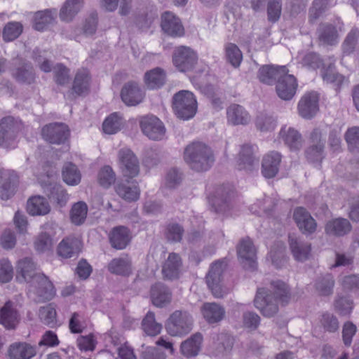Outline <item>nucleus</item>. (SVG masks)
Returning a JSON list of instances; mask_svg holds the SVG:
<instances>
[{"instance_id": "obj_36", "label": "nucleus", "mask_w": 359, "mask_h": 359, "mask_svg": "<svg viewBox=\"0 0 359 359\" xmlns=\"http://www.w3.org/2000/svg\"><path fill=\"white\" fill-rule=\"evenodd\" d=\"M283 66L266 65L262 66L257 72V77L260 82L272 85L278 79V77L283 74Z\"/></svg>"}, {"instance_id": "obj_58", "label": "nucleus", "mask_w": 359, "mask_h": 359, "mask_svg": "<svg viewBox=\"0 0 359 359\" xmlns=\"http://www.w3.org/2000/svg\"><path fill=\"white\" fill-rule=\"evenodd\" d=\"M225 52L227 61L234 67H238L243 58L238 47L234 43H229L225 46Z\"/></svg>"}, {"instance_id": "obj_39", "label": "nucleus", "mask_w": 359, "mask_h": 359, "mask_svg": "<svg viewBox=\"0 0 359 359\" xmlns=\"http://www.w3.org/2000/svg\"><path fill=\"white\" fill-rule=\"evenodd\" d=\"M116 194L125 201L131 202L139 198L140 190L137 183L128 181L118 182L115 186Z\"/></svg>"}, {"instance_id": "obj_46", "label": "nucleus", "mask_w": 359, "mask_h": 359, "mask_svg": "<svg viewBox=\"0 0 359 359\" xmlns=\"http://www.w3.org/2000/svg\"><path fill=\"white\" fill-rule=\"evenodd\" d=\"M107 268L111 273L128 276L131 272V262L126 257L114 258L109 263Z\"/></svg>"}, {"instance_id": "obj_17", "label": "nucleus", "mask_w": 359, "mask_h": 359, "mask_svg": "<svg viewBox=\"0 0 359 359\" xmlns=\"http://www.w3.org/2000/svg\"><path fill=\"white\" fill-rule=\"evenodd\" d=\"M319 96L316 92L311 91L305 93L298 104L299 115L306 119H311L318 111Z\"/></svg>"}, {"instance_id": "obj_3", "label": "nucleus", "mask_w": 359, "mask_h": 359, "mask_svg": "<svg viewBox=\"0 0 359 359\" xmlns=\"http://www.w3.org/2000/svg\"><path fill=\"white\" fill-rule=\"evenodd\" d=\"M172 107L179 118L188 120L193 118L196 113V99L191 91L182 90L173 95Z\"/></svg>"}, {"instance_id": "obj_41", "label": "nucleus", "mask_w": 359, "mask_h": 359, "mask_svg": "<svg viewBox=\"0 0 359 359\" xmlns=\"http://www.w3.org/2000/svg\"><path fill=\"white\" fill-rule=\"evenodd\" d=\"M351 230V225L349 221L344 218L332 219L325 225V233L330 236H343Z\"/></svg>"}, {"instance_id": "obj_31", "label": "nucleus", "mask_w": 359, "mask_h": 359, "mask_svg": "<svg viewBox=\"0 0 359 359\" xmlns=\"http://www.w3.org/2000/svg\"><path fill=\"white\" fill-rule=\"evenodd\" d=\"M166 72L161 67H155L147 71L144 75V83L149 90L161 88L166 82Z\"/></svg>"}, {"instance_id": "obj_43", "label": "nucleus", "mask_w": 359, "mask_h": 359, "mask_svg": "<svg viewBox=\"0 0 359 359\" xmlns=\"http://www.w3.org/2000/svg\"><path fill=\"white\" fill-rule=\"evenodd\" d=\"M335 280L331 273L318 276L314 283V287L318 295L329 297L333 294Z\"/></svg>"}, {"instance_id": "obj_55", "label": "nucleus", "mask_w": 359, "mask_h": 359, "mask_svg": "<svg viewBox=\"0 0 359 359\" xmlns=\"http://www.w3.org/2000/svg\"><path fill=\"white\" fill-rule=\"evenodd\" d=\"M353 305V299L348 296H337L334 302V309L341 316H348Z\"/></svg>"}, {"instance_id": "obj_45", "label": "nucleus", "mask_w": 359, "mask_h": 359, "mask_svg": "<svg viewBox=\"0 0 359 359\" xmlns=\"http://www.w3.org/2000/svg\"><path fill=\"white\" fill-rule=\"evenodd\" d=\"M82 6L83 0H67L60 9V19L65 22L72 21Z\"/></svg>"}, {"instance_id": "obj_18", "label": "nucleus", "mask_w": 359, "mask_h": 359, "mask_svg": "<svg viewBox=\"0 0 359 359\" xmlns=\"http://www.w3.org/2000/svg\"><path fill=\"white\" fill-rule=\"evenodd\" d=\"M18 184V176L13 170H6L0 175V198L8 200L15 192Z\"/></svg>"}, {"instance_id": "obj_10", "label": "nucleus", "mask_w": 359, "mask_h": 359, "mask_svg": "<svg viewBox=\"0 0 359 359\" xmlns=\"http://www.w3.org/2000/svg\"><path fill=\"white\" fill-rule=\"evenodd\" d=\"M238 259L243 267L248 270H255L257 267V251L252 241L245 238L237 245Z\"/></svg>"}, {"instance_id": "obj_2", "label": "nucleus", "mask_w": 359, "mask_h": 359, "mask_svg": "<svg viewBox=\"0 0 359 359\" xmlns=\"http://www.w3.org/2000/svg\"><path fill=\"white\" fill-rule=\"evenodd\" d=\"M184 159L189 168L196 172L208 170L215 161L211 148L201 142H191L185 147Z\"/></svg>"}, {"instance_id": "obj_16", "label": "nucleus", "mask_w": 359, "mask_h": 359, "mask_svg": "<svg viewBox=\"0 0 359 359\" xmlns=\"http://www.w3.org/2000/svg\"><path fill=\"white\" fill-rule=\"evenodd\" d=\"M145 97L144 91L135 81H128L124 84L121 91L122 101L127 106H137L142 103Z\"/></svg>"}, {"instance_id": "obj_56", "label": "nucleus", "mask_w": 359, "mask_h": 359, "mask_svg": "<svg viewBox=\"0 0 359 359\" xmlns=\"http://www.w3.org/2000/svg\"><path fill=\"white\" fill-rule=\"evenodd\" d=\"M54 18L49 10L38 11L34 18V28L38 31L44 30L46 27L51 24Z\"/></svg>"}, {"instance_id": "obj_62", "label": "nucleus", "mask_w": 359, "mask_h": 359, "mask_svg": "<svg viewBox=\"0 0 359 359\" xmlns=\"http://www.w3.org/2000/svg\"><path fill=\"white\" fill-rule=\"evenodd\" d=\"M54 79L57 84L64 86L69 82V69L61 63L53 67Z\"/></svg>"}, {"instance_id": "obj_1", "label": "nucleus", "mask_w": 359, "mask_h": 359, "mask_svg": "<svg viewBox=\"0 0 359 359\" xmlns=\"http://www.w3.org/2000/svg\"><path fill=\"white\" fill-rule=\"evenodd\" d=\"M273 292H269L264 288H259L254 299L255 306L266 318L274 316L278 311V299L283 304H287L290 295L287 285L281 280L271 282Z\"/></svg>"}, {"instance_id": "obj_61", "label": "nucleus", "mask_w": 359, "mask_h": 359, "mask_svg": "<svg viewBox=\"0 0 359 359\" xmlns=\"http://www.w3.org/2000/svg\"><path fill=\"white\" fill-rule=\"evenodd\" d=\"M115 180L116 175L109 165H105L100 170L98 181L102 187L108 188L114 183Z\"/></svg>"}, {"instance_id": "obj_19", "label": "nucleus", "mask_w": 359, "mask_h": 359, "mask_svg": "<svg viewBox=\"0 0 359 359\" xmlns=\"http://www.w3.org/2000/svg\"><path fill=\"white\" fill-rule=\"evenodd\" d=\"M20 316L15 304L8 301L0 309V324L7 330H14L20 323Z\"/></svg>"}, {"instance_id": "obj_15", "label": "nucleus", "mask_w": 359, "mask_h": 359, "mask_svg": "<svg viewBox=\"0 0 359 359\" xmlns=\"http://www.w3.org/2000/svg\"><path fill=\"white\" fill-rule=\"evenodd\" d=\"M91 77L86 69H79L75 75L71 90L67 94L70 100L78 96H85L90 92Z\"/></svg>"}, {"instance_id": "obj_40", "label": "nucleus", "mask_w": 359, "mask_h": 359, "mask_svg": "<svg viewBox=\"0 0 359 359\" xmlns=\"http://www.w3.org/2000/svg\"><path fill=\"white\" fill-rule=\"evenodd\" d=\"M210 203L216 213L226 215L231 208L230 194L219 189L217 191V194L211 199Z\"/></svg>"}, {"instance_id": "obj_50", "label": "nucleus", "mask_w": 359, "mask_h": 359, "mask_svg": "<svg viewBox=\"0 0 359 359\" xmlns=\"http://www.w3.org/2000/svg\"><path fill=\"white\" fill-rule=\"evenodd\" d=\"M331 6V0H313L309 11V22L314 24Z\"/></svg>"}, {"instance_id": "obj_51", "label": "nucleus", "mask_w": 359, "mask_h": 359, "mask_svg": "<svg viewBox=\"0 0 359 359\" xmlns=\"http://www.w3.org/2000/svg\"><path fill=\"white\" fill-rule=\"evenodd\" d=\"M142 327L148 336L154 337L161 332L162 325L156 321L154 313L149 311L142 320Z\"/></svg>"}, {"instance_id": "obj_35", "label": "nucleus", "mask_w": 359, "mask_h": 359, "mask_svg": "<svg viewBox=\"0 0 359 359\" xmlns=\"http://www.w3.org/2000/svg\"><path fill=\"white\" fill-rule=\"evenodd\" d=\"M13 76L19 83L32 84L35 82L34 69L29 62L25 61L19 63L13 72Z\"/></svg>"}, {"instance_id": "obj_57", "label": "nucleus", "mask_w": 359, "mask_h": 359, "mask_svg": "<svg viewBox=\"0 0 359 359\" xmlns=\"http://www.w3.org/2000/svg\"><path fill=\"white\" fill-rule=\"evenodd\" d=\"M256 127L262 132H271L276 126V120L270 115L260 114L256 118Z\"/></svg>"}, {"instance_id": "obj_52", "label": "nucleus", "mask_w": 359, "mask_h": 359, "mask_svg": "<svg viewBox=\"0 0 359 359\" xmlns=\"http://www.w3.org/2000/svg\"><path fill=\"white\" fill-rule=\"evenodd\" d=\"M23 27L19 22H9L4 27L2 38L5 42L13 41L22 34Z\"/></svg>"}, {"instance_id": "obj_6", "label": "nucleus", "mask_w": 359, "mask_h": 359, "mask_svg": "<svg viewBox=\"0 0 359 359\" xmlns=\"http://www.w3.org/2000/svg\"><path fill=\"white\" fill-rule=\"evenodd\" d=\"M21 123L8 116L0 122V146L6 149H13L16 147L15 139L20 129Z\"/></svg>"}, {"instance_id": "obj_27", "label": "nucleus", "mask_w": 359, "mask_h": 359, "mask_svg": "<svg viewBox=\"0 0 359 359\" xmlns=\"http://www.w3.org/2000/svg\"><path fill=\"white\" fill-rule=\"evenodd\" d=\"M238 168L245 171H252L258 165V159L254 155V147L245 144L241 147L238 158Z\"/></svg>"}, {"instance_id": "obj_29", "label": "nucleus", "mask_w": 359, "mask_h": 359, "mask_svg": "<svg viewBox=\"0 0 359 359\" xmlns=\"http://www.w3.org/2000/svg\"><path fill=\"white\" fill-rule=\"evenodd\" d=\"M162 29L170 36H180L184 33V28L178 18L170 12H165L161 16Z\"/></svg>"}, {"instance_id": "obj_44", "label": "nucleus", "mask_w": 359, "mask_h": 359, "mask_svg": "<svg viewBox=\"0 0 359 359\" xmlns=\"http://www.w3.org/2000/svg\"><path fill=\"white\" fill-rule=\"evenodd\" d=\"M27 211L32 215H44L50 212V205L46 199L40 196L30 198L27 201Z\"/></svg>"}, {"instance_id": "obj_63", "label": "nucleus", "mask_w": 359, "mask_h": 359, "mask_svg": "<svg viewBox=\"0 0 359 359\" xmlns=\"http://www.w3.org/2000/svg\"><path fill=\"white\" fill-rule=\"evenodd\" d=\"M320 323L323 329L329 332H335L339 327L337 318L334 314L330 313L323 314Z\"/></svg>"}, {"instance_id": "obj_34", "label": "nucleus", "mask_w": 359, "mask_h": 359, "mask_svg": "<svg viewBox=\"0 0 359 359\" xmlns=\"http://www.w3.org/2000/svg\"><path fill=\"white\" fill-rule=\"evenodd\" d=\"M280 137L291 151H298L302 147V137L294 128L284 126L281 128Z\"/></svg>"}, {"instance_id": "obj_30", "label": "nucleus", "mask_w": 359, "mask_h": 359, "mask_svg": "<svg viewBox=\"0 0 359 359\" xmlns=\"http://www.w3.org/2000/svg\"><path fill=\"white\" fill-rule=\"evenodd\" d=\"M281 155L277 151L267 154L262 160V173L266 178L274 177L279 170Z\"/></svg>"}, {"instance_id": "obj_4", "label": "nucleus", "mask_w": 359, "mask_h": 359, "mask_svg": "<svg viewBox=\"0 0 359 359\" xmlns=\"http://www.w3.org/2000/svg\"><path fill=\"white\" fill-rule=\"evenodd\" d=\"M225 267V262L215 261L211 264L205 277L208 288L211 290L212 295L217 299L223 298L228 293V290L222 285V275Z\"/></svg>"}, {"instance_id": "obj_7", "label": "nucleus", "mask_w": 359, "mask_h": 359, "mask_svg": "<svg viewBox=\"0 0 359 359\" xmlns=\"http://www.w3.org/2000/svg\"><path fill=\"white\" fill-rule=\"evenodd\" d=\"M30 281L29 292L36 296V302H46L50 300L55 295V290L53 283L47 276L43 273L36 275Z\"/></svg>"}, {"instance_id": "obj_26", "label": "nucleus", "mask_w": 359, "mask_h": 359, "mask_svg": "<svg viewBox=\"0 0 359 359\" xmlns=\"http://www.w3.org/2000/svg\"><path fill=\"white\" fill-rule=\"evenodd\" d=\"M293 217L302 233L311 234L316 231L317 224L315 219L304 208L299 207L296 208Z\"/></svg>"}, {"instance_id": "obj_37", "label": "nucleus", "mask_w": 359, "mask_h": 359, "mask_svg": "<svg viewBox=\"0 0 359 359\" xmlns=\"http://www.w3.org/2000/svg\"><path fill=\"white\" fill-rule=\"evenodd\" d=\"M203 336L200 332L192 334L187 340L182 342L180 346L181 353L187 358L197 355L201 350Z\"/></svg>"}, {"instance_id": "obj_38", "label": "nucleus", "mask_w": 359, "mask_h": 359, "mask_svg": "<svg viewBox=\"0 0 359 359\" xmlns=\"http://www.w3.org/2000/svg\"><path fill=\"white\" fill-rule=\"evenodd\" d=\"M81 241L75 237L64 238L58 245L57 254L63 258H71L77 255L81 249Z\"/></svg>"}, {"instance_id": "obj_12", "label": "nucleus", "mask_w": 359, "mask_h": 359, "mask_svg": "<svg viewBox=\"0 0 359 359\" xmlns=\"http://www.w3.org/2000/svg\"><path fill=\"white\" fill-rule=\"evenodd\" d=\"M119 167L124 177L133 178L140 172L139 161L134 153L129 149H121L118 151Z\"/></svg>"}, {"instance_id": "obj_53", "label": "nucleus", "mask_w": 359, "mask_h": 359, "mask_svg": "<svg viewBox=\"0 0 359 359\" xmlns=\"http://www.w3.org/2000/svg\"><path fill=\"white\" fill-rule=\"evenodd\" d=\"M122 117L116 112L110 114L103 122L102 129L107 134H115L121 130Z\"/></svg>"}, {"instance_id": "obj_23", "label": "nucleus", "mask_w": 359, "mask_h": 359, "mask_svg": "<svg viewBox=\"0 0 359 359\" xmlns=\"http://www.w3.org/2000/svg\"><path fill=\"white\" fill-rule=\"evenodd\" d=\"M290 249L294 258L299 262H304L309 259L311 246L300 237L290 234L288 236Z\"/></svg>"}, {"instance_id": "obj_33", "label": "nucleus", "mask_w": 359, "mask_h": 359, "mask_svg": "<svg viewBox=\"0 0 359 359\" xmlns=\"http://www.w3.org/2000/svg\"><path fill=\"white\" fill-rule=\"evenodd\" d=\"M131 239L130 230L123 226L113 228L109 233L111 246L117 250H123L129 244Z\"/></svg>"}, {"instance_id": "obj_54", "label": "nucleus", "mask_w": 359, "mask_h": 359, "mask_svg": "<svg viewBox=\"0 0 359 359\" xmlns=\"http://www.w3.org/2000/svg\"><path fill=\"white\" fill-rule=\"evenodd\" d=\"M88 213V206L83 201L74 203L70 212V217L73 224L80 225L85 221Z\"/></svg>"}, {"instance_id": "obj_9", "label": "nucleus", "mask_w": 359, "mask_h": 359, "mask_svg": "<svg viewBox=\"0 0 359 359\" xmlns=\"http://www.w3.org/2000/svg\"><path fill=\"white\" fill-rule=\"evenodd\" d=\"M55 175H48V180L41 181V184L50 201L62 207L67 203L69 195L62 185L55 182Z\"/></svg>"}, {"instance_id": "obj_49", "label": "nucleus", "mask_w": 359, "mask_h": 359, "mask_svg": "<svg viewBox=\"0 0 359 359\" xmlns=\"http://www.w3.org/2000/svg\"><path fill=\"white\" fill-rule=\"evenodd\" d=\"M62 176L63 181L72 186L81 182V175L77 167L72 163H66L62 168Z\"/></svg>"}, {"instance_id": "obj_60", "label": "nucleus", "mask_w": 359, "mask_h": 359, "mask_svg": "<svg viewBox=\"0 0 359 359\" xmlns=\"http://www.w3.org/2000/svg\"><path fill=\"white\" fill-rule=\"evenodd\" d=\"M39 316L41 320L47 325L53 327L56 324V311L51 304L41 307Z\"/></svg>"}, {"instance_id": "obj_42", "label": "nucleus", "mask_w": 359, "mask_h": 359, "mask_svg": "<svg viewBox=\"0 0 359 359\" xmlns=\"http://www.w3.org/2000/svg\"><path fill=\"white\" fill-rule=\"evenodd\" d=\"M344 56H348L359 51V29L353 27L345 36L341 46Z\"/></svg>"}, {"instance_id": "obj_20", "label": "nucleus", "mask_w": 359, "mask_h": 359, "mask_svg": "<svg viewBox=\"0 0 359 359\" xmlns=\"http://www.w3.org/2000/svg\"><path fill=\"white\" fill-rule=\"evenodd\" d=\"M317 39L322 46H335L339 42V34L336 25L330 22H322L316 30Z\"/></svg>"}, {"instance_id": "obj_48", "label": "nucleus", "mask_w": 359, "mask_h": 359, "mask_svg": "<svg viewBox=\"0 0 359 359\" xmlns=\"http://www.w3.org/2000/svg\"><path fill=\"white\" fill-rule=\"evenodd\" d=\"M36 264L31 258L25 257L18 261L16 270L25 281L31 280L36 275Z\"/></svg>"}, {"instance_id": "obj_13", "label": "nucleus", "mask_w": 359, "mask_h": 359, "mask_svg": "<svg viewBox=\"0 0 359 359\" xmlns=\"http://www.w3.org/2000/svg\"><path fill=\"white\" fill-rule=\"evenodd\" d=\"M173 63L180 72L192 69L197 62L196 53L189 47L177 48L173 54Z\"/></svg>"}, {"instance_id": "obj_14", "label": "nucleus", "mask_w": 359, "mask_h": 359, "mask_svg": "<svg viewBox=\"0 0 359 359\" xmlns=\"http://www.w3.org/2000/svg\"><path fill=\"white\" fill-rule=\"evenodd\" d=\"M43 138L50 144H60L65 142L69 135L67 126L64 123H50L41 130Z\"/></svg>"}, {"instance_id": "obj_24", "label": "nucleus", "mask_w": 359, "mask_h": 359, "mask_svg": "<svg viewBox=\"0 0 359 359\" xmlns=\"http://www.w3.org/2000/svg\"><path fill=\"white\" fill-rule=\"evenodd\" d=\"M182 262L180 256L175 252L170 253L162 266L165 279L173 280L180 278Z\"/></svg>"}, {"instance_id": "obj_47", "label": "nucleus", "mask_w": 359, "mask_h": 359, "mask_svg": "<svg viewBox=\"0 0 359 359\" xmlns=\"http://www.w3.org/2000/svg\"><path fill=\"white\" fill-rule=\"evenodd\" d=\"M321 76L324 82L331 83L337 88H339L345 81L344 76L336 72L334 65L332 63H330L327 67L323 66Z\"/></svg>"}, {"instance_id": "obj_32", "label": "nucleus", "mask_w": 359, "mask_h": 359, "mask_svg": "<svg viewBox=\"0 0 359 359\" xmlns=\"http://www.w3.org/2000/svg\"><path fill=\"white\" fill-rule=\"evenodd\" d=\"M226 118L229 123L233 126L247 125L251 117L243 107L232 104L226 109Z\"/></svg>"}, {"instance_id": "obj_25", "label": "nucleus", "mask_w": 359, "mask_h": 359, "mask_svg": "<svg viewBox=\"0 0 359 359\" xmlns=\"http://www.w3.org/2000/svg\"><path fill=\"white\" fill-rule=\"evenodd\" d=\"M201 312L208 324H215L222 321L226 314L224 307L216 302H205L201 308Z\"/></svg>"}, {"instance_id": "obj_22", "label": "nucleus", "mask_w": 359, "mask_h": 359, "mask_svg": "<svg viewBox=\"0 0 359 359\" xmlns=\"http://www.w3.org/2000/svg\"><path fill=\"white\" fill-rule=\"evenodd\" d=\"M150 297L154 306L158 308H164L171 303L172 294L168 287L158 283L151 287Z\"/></svg>"}, {"instance_id": "obj_11", "label": "nucleus", "mask_w": 359, "mask_h": 359, "mask_svg": "<svg viewBox=\"0 0 359 359\" xmlns=\"http://www.w3.org/2000/svg\"><path fill=\"white\" fill-rule=\"evenodd\" d=\"M142 133L153 140L163 139L165 133V128L162 121L156 116L147 115L142 116L140 121Z\"/></svg>"}, {"instance_id": "obj_21", "label": "nucleus", "mask_w": 359, "mask_h": 359, "mask_svg": "<svg viewBox=\"0 0 359 359\" xmlns=\"http://www.w3.org/2000/svg\"><path fill=\"white\" fill-rule=\"evenodd\" d=\"M311 145L306 149V156L311 162H320L323 158L325 141L322 139V133L314 129L311 134Z\"/></svg>"}, {"instance_id": "obj_28", "label": "nucleus", "mask_w": 359, "mask_h": 359, "mask_svg": "<svg viewBox=\"0 0 359 359\" xmlns=\"http://www.w3.org/2000/svg\"><path fill=\"white\" fill-rule=\"evenodd\" d=\"M36 354L35 346L27 342H15L10 345L8 355L10 359H31Z\"/></svg>"}, {"instance_id": "obj_8", "label": "nucleus", "mask_w": 359, "mask_h": 359, "mask_svg": "<svg viewBox=\"0 0 359 359\" xmlns=\"http://www.w3.org/2000/svg\"><path fill=\"white\" fill-rule=\"evenodd\" d=\"M283 74L276 83V91L278 96L284 100H290L294 96L298 86L296 78L288 74L286 66L283 65Z\"/></svg>"}, {"instance_id": "obj_59", "label": "nucleus", "mask_w": 359, "mask_h": 359, "mask_svg": "<svg viewBox=\"0 0 359 359\" xmlns=\"http://www.w3.org/2000/svg\"><path fill=\"white\" fill-rule=\"evenodd\" d=\"M344 137L348 149L352 152L359 151V127L354 126L348 128Z\"/></svg>"}, {"instance_id": "obj_5", "label": "nucleus", "mask_w": 359, "mask_h": 359, "mask_svg": "<svg viewBox=\"0 0 359 359\" xmlns=\"http://www.w3.org/2000/svg\"><path fill=\"white\" fill-rule=\"evenodd\" d=\"M193 318L187 311H175L168 320L166 329L172 336L188 334L192 330Z\"/></svg>"}, {"instance_id": "obj_64", "label": "nucleus", "mask_w": 359, "mask_h": 359, "mask_svg": "<svg viewBox=\"0 0 359 359\" xmlns=\"http://www.w3.org/2000/svg\"><path fill=\"white\" fill-rule=\"evenodd\" d=\"M339 283L345 290L359 291V274H352L343 276Z\"/></svg>"}]
</instances>
